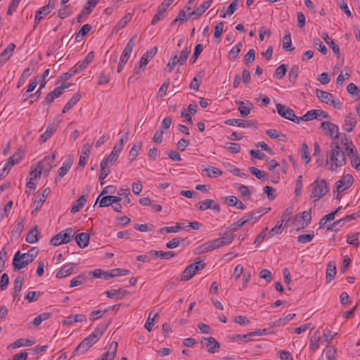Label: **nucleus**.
I'll return each mask as SVG.
<instances>
[{
  "mask_svg": "<svg viewBox=\"0 0 360 360\" xmlns=\"http://www.w3.org/2000/svg\"><path fill=\"white\" fill-rule=\"evenodd\" d=\"M356 120L355 119V117H354L352 114L350 113L349 115H348L347 116L345 117V127H349V128H345V129L348 131V132H350L353 130V129L356 127Z\"/></svg>",
  "mask_w": 360,
  "mask_h": 360,
  "instance_id": "nucleus-36",
  "label": "nucleus"
},
{
  "mask_svg": "<svg viewBox=\"0 0 360 360\" xmlns=\"http://www.w3.org/2000/svg\"><path fill=\"white\" fill-rule=\"evenodd\" d=\"M92 8L88 5L84 6L80 14L77 16V22L81 23L84 22L88 15L91 13Z\"/></svg>",
  "mask_w": 360,
  "mask_h": 360,
  "instance_id": "nucleus-46",
  "label": "nucleus"
},
{
  "mask_svg": "<svg viewBox=\"0 0 360 360\" xmlns=\"http://www.w3.org/2000/svg\"><path fill=\"white\" fill-rule=\"evenodd\" d=\"M212 3V0L204 1L198 8H197L195 10L193 11L191 13H189L188 15H195V18H199L211 6Z\"/></svg>",
  "mask_w": 360,
  "mask_h": 360,
  "instance_id": "nucleus-20",
  "label": "nucleus"
},
{
  "mask_svg": "<svg viewBox=\"0 0 360 360\" xmlns=\"http://www.w3.org/2000/svg\"><path fill=\"white\" fill-rule=\"evenodd\" d=\"M118 344L117 342H112L109 346V350L106 352L101 360H114Z\"/></svg>",
  "mask_w": 360,
  "mask_h": 360,
  "instance_id": "nucleus-19",
  "label": "nucleus"
},
{
  "mask_svg": "<svg viewBox=\"0 0 360 360\" xmlns=\"http://www.w3.org/2000/svg\"><path fill=\"white\" fill-rule=\"evenodd\" d=\"M94 58V52H89L82 61L78 62L74 67H72L73 73H79L85 70L88 65L92 62Z\"/></svg>",
  "mask_w": 360,
  "mask_h": 360,
  "instance_id": "nucleus-7",
  "label": "nucleus"
},
{
  "mask_svg": "<svg viewBox=\"0 0 360 360\" xmlns=\"http://www.w3.org/2000/svg\"><path fill=\"white\" fill-rule=\"evenodd\" d=\"M122 198L118 196L115 195H107L103 197L101 199H100V196L97 198L94 207L96 205L98 202H99V207H108L112 204H115L116 202H120L121 201Z\"/></svg>",
  "mask_w": 360,
  "mask_h": 360,
  "instance_id": "nucleus-10",
  "label": "nucleus"
},
{
  "mask_svg": "<svg viewBox=\"0 0 360 360\" xmlns=\"http://www.w3.org/2000/svg\"><path fill=\"white\" fill-rule=\"evenodd\" d=\"M214 250L215 249L211 240L203 243L197 248L198 254H202Z\"/></svg>",
  "mask_w": 360,
  "mask_h": 360,
  "instance_id": "nucleus-47",
  "label": "nucleus"
},
{
  "mask_svg": "<svg viewBox=\"0 0 360 360\" xmlns=\"http://www.w3.org/2000/svg\"><path fill=\"white\" fill-rule=\"evenodd\" d=\"M89 280V276L83 274L73 278L70 281V286L71 288L76 287L84 284Z\"/></svg>",
  "mask_w": 360,
  "mask_h": 360,
  "instance_id": "nucleus-29",
  "label": "nucleus"
},
{
  "mask_svg": "<svg viewBox=\"0 0 360 360\" xmlns=\"http://www.w3.org/2000/svg\"><path fill=\"white\" fill-rule=\"evenodd\" d=\"M86 320V316L84 314L70 315L64 321H63V325L68 326L73 324L74 323L82 322Z\"/></svg>",
  "mask_w": 360,
  "mask_h": 360,
  "instance_id": "nucleus-18",
  "label": "nucleus"
},
{
  "mask_svg": "<svg viewBox=\"0 0 360 360\" xmlns=\"http://www.w3.org/2000/svg\"><path fill=\"white\" fill-rule=\"evenodd\" d=\"M186 239V238H173L172 240H170L168 243H167L166 247L167 248H169V249L176 248H177L181 242L184 241Z\"/></svg>",
  "mask_w": 360,
  "mask_h": 360,
  "instance_id": "nucleus-62",
  "label": "nucleus"
},
{
  "mask_svg": "<svg viewBox=\"0 0 360 360\" xmlns=\"http://www.w3.org/2000/svg\"><path fill=\"white\" fill-rule=\"evenodd\" d=\"M56 158V154L53 153L51 156H46L43 160L39 161L36 168V171L32 172V173H34V178L39 177L43 172L48 174L53 167V164Z\"/></svg>",
  "mask_w": 360,
  "mask_h": 360,
  "instance_id": "nucleus-2",
  "label": "nucleus"
},
{
  "mask_svg": "<svg viewBox=\"0 0 360 360\" xmlns=\"http://www.w3.org/2000/svg\"><path fill=\"white\" fill-rule=\"evenodd\" d=\"M314 45L317 47L318 50L323 55H326L328 53V49L323 44L322 41L319 38L314 39Z\"/></svg>",
  "mask_w": 360,
  "mask_h": 360,
  "instance_id": "nucleus-60",
  "label": "nucleus"
},
{
  "mask_svg": "<svg viewBox=\"0 0 360 360\" xmlns=\"http://www.w3.org/2000/svg\"><path fill=\"white\" fill-rule=\"evenodd\" d=\"M201 344L204 347L207 349V352L210 354H214L217 349L220 348V344L214 338H202Z\"/></svg>",
  "mask_w": 360,
  "mask_h": 360,
  "instance_id": "nucleus-8",
  "label": "nucleus"
},
{
  "mask_svg": "<svg viewBox=\"0 0 360 360\" xmlns=\"http://www.w3.org/2000/svg\"><path fill=\"white\" fill-rule=\"evenodd\" d=\"M204 170L207 172L208 176L211 178H217L222 174V171L214 167H209Z\"/></svg>",
  "mask_w": 360,
  "mask_h": 360,
  "instance_id": "nucleus-50",
  "label": "nucleus"
},
{
  "mask_svg": "<svg viewBox=\"0 0 360 360\" xmlns=\"http://www.w3.org/2000/svg\"><path fill=\"white\" fill-rule=\"evenodd\" d=\"M321 128L323 129L324 130H327L328 131V134L330 135V136H333V134L334 133H336V135L338 134V126L335 124H333L330 122H328V121H325V122H323L321 123Z\"/></svg>",
  "mask_w": 360,
  "mask_h": 360,
  "instance_id": "nucleus-26",
  "label": "nucleus"
},
{
  "mask_svg": "<svg viewBox=\"0 0 360 360\" xmlns=\"http://www.w3.org/2000/svg\"><path fill=\"white\" fill-rule=\"evenodd\" d=\"M311 186L313 187L311 198H314V201L321 199L328 191L327 182L324 179H316Z\"/></svg>",
  "mask_w": 360,
  "mask_h": 360,
  "instance_id": "nucleus-3",
  "label": "nucleus"
},
{
  "mask_svg": "<svg viewBox=\"0 0 360 360\" xmlns=\"http://www.w3.org/2000/svg\"><path fill=\"white\" fill-rule=\"evenodd\" d=\"M354 178L351 174H346L336 183V191L338 194L349 188L353 184Z\"/></svg>",
  "mask_w": 360,
  "mask_h": 360,
  "instance_id": "nucleus-6",
  "label": "nucleus"
},
{
  "mask_svg": "<svg viewBox=\"0 0 360 360\" xmlns=\"http://www.w3.org/2000/svg\"><path fill=\"white\" fill-rule=\"evenodd\" d=\"M298 72L299 66L297 65H292L288 74L289 81L292 84H295L296 82V80L298 77Z\"/></svg>",
  "mask_w": 360,
  "mask_h": 360,
  "instance_id": "nucleus-45",
  "label": "nucleus"
},
{
  "mask_svg": "<svg viewBox=\"0 0 360 360\" xmlns=\"http://www.w3.org/2000/svg\"><path fill=\"white\" fill-rule=\"evenodd\" d=\"M109 298L122 299L128 294V291L122 288L110 290L105 292Z\"/></svg>",
  "mask_w": 360,
  "mask_h": 360,
  "instance_id": "nucleus-25",
  "label": "nucleus"
},
{
  "mask_svg": "<svg viewBox=\"0 0 360 360\" xmlns=\"http://www.w3.org/2000/svg\"><path fill=\"white\" fill-rule=\"evenodd\" d=\"M236 103L239 105L238 110L243 117L248 116L250 113L251 110L254 108L253 104L249 101L246 102L236 101Z\"/></svg>",
  "mask_w": 360,
  "mask_h": 360,
  "instance_id": "nucleus-13",
  "label": "nucleus"
},
{
  "mask_svg": "<svg viewBox=\"0 0 360 360\" xmlns=\"http://www.w3.org/2000/svg\"><path fill=\"white\" fill-rule=\"evenodd\" d=\"M326 164L329 165L328 169L330 171H335L346 164L345 153L340 148L338 134L335 136L330 145V150L326 158Z\"/></svg>",
  "mask_w": 360,
  "mask_h": 360,
  "instance_id": "nucleus-1",
  "label": "nucleus"
},
{
  "mask_svg": "<svg viewBox=\"0 0 360 360\" xmlns=\"http://www.w3.org/2000/svg\"><path fill=\"white\" fill-rule=\"evenodd\" d=\"M100 174H99V180L101 181V184L103 185V180L108 176V175L110 173V167L105 165L104 163L100 164Z\"/></svg>",
  "mask_w": 360,
  "mask_h": 360,
  "instance_id": "nucleus-41",
  "label": "nucleus"
},
{
  "mask_svg": "<svg viewBox=\"0 0 360 360\" xmlns=\"http://www.w3.org/2000/svg\"><path fill=\"white\" fill-rule=\"evenodd\" d=\"M73 162V158L69 157L63 163L62 167L58 171V177L56 179V183L58 181L60 178L64 176L72 167Z\"/></svg>",
  "mask_w": 360,
  "mask_h": 360,
  "instance_id": "nucleus-15",
  "label": "nucleus"
},
{
  "mask_svg": "<svg viewBox=\"0 0 360 360\" xmlns=\"http://www.w3.org/2000/svg\"><path fill=\"white\" fill-rule=\"evenodd\" d=\"M195 271L193 269V266L188 265L183 271L181 281H188L190 280L194 275Z\"/></svg>",
  "mask_w": 360,
  "mask_h": 360,
  "instance_id": "nucleus-56",
  "label": "nucleus"
},
{
  "mask_svg": "<svg viewBox=\"0 0 360 360\" xmlns=\"http://www.w3.org/2000/svg\"><path fill=\"white\" fill-rule=\"evenodd\" d=\"M314 157L316 158V162L319 167H321L323 165V158L321 155V149L320 148L319 144L317 142L314 143Z\"/></svg>",
  "mask_w": 360,
  "mask_h": 360,
  "instance_id": "nucleus-31",
  "label": "nucleus"
},
{
  "mask_svg": "<svg viewBox=\"0 0 360 360\" xmlns=\"http://www.w3.org/2000/svg\"><path fill=\"white\" fill-rule=\"evenodd\" d=\"M110 308V307L105 309L104 310L98 309L91 311L89 316L90 320L95 321L103 317L105 314L109 311Z\"/></svg>",
  "mask_w": 360,
  "mask_h": 360,
  "instance_id": "nucleus-52",
  "label": "nucleus"
},
{
  "mask_svg": "<svg viewBox=\"0 0 360 360\" xmlns=\"http://www.w3.org/2000/svg\"><path fill=\"white\" fill-rule=\"evenodd\" d=\"M149 61L150 59L143 54L139 60V65L134 69V74L138 75L143 72L146 70V66Z\"/></svg>",
  "mask_w": 360,
  "mask_h": 360,
  "instance_id": "nucleus-30",
  "label": "nucleus"
},
{
  "mask_svg": "<svg viewBox=\"0 0 360 360\" xmlns=\"http://www.w3.org/2000/svg\"><path fill=\"white\" fill-rule=\"evenodd\" d=\"M321 338V334L319 331L314 333L310 338L309 347L313 351L316 350L319 348V342Z\"/></svg>",
  "mask_w": 360,
  "mask_h": 360,
  "instance_id": "nucleus-38",
  "label": "nucleus"
},
{
  "mask_svg": "<svg viewBox=\"0 0 360 360\" xmlns=\"http://www.w3.org/2000/svg\"><path fill=\"white\" fill-rule=\"evenodd\" d=\"M283 118L290 120L296 124L300 123V117L295 115L292 109L287 108Z\"/></svg>",
  "mask_w": 360,
  "mask_h": 360,
  "instance_id": "nucleus-40",
  "label": "nucleus"
},
{
  "mask_svg": "<svg viewBox=\"0 0 360 360\" xmlns=\"http://www.w3.org/2000/svg\"><path fill=\"white\" fill-rule=\"evenodd\" d=\"M92 27L89 24L84 25L78 32L75 34V38L76 41H81L84 37L86 36L91 30Z\"/></svg>",
  "mask_w": 360,
  "mask_h": 360,
  "instance_id": "nucleus-32",
  "label": "nucleus"
},
{
  "mask_svg": "<svg viewBox=\"0 0 360 360\" xmlns=\"http://www.w3.org/2000/svg\"><path fill=\"white\" fill-rule=\"evenodd\" d=\"M95 343H96V342L93 338H90L89 336H87L75 348V349L73 352L72 355L75 356L76 354H78L79 353V352H81L82 353L85 352L91 346H93Z\"/></svg>",
  "mask_w": 360,
  "mask_h": 360,
  "instance_id": "nucleus-9",
  "label": "nucleus"
},
{
  "mask_svg": "<svg viewBox=\"0 0 360 360\" xmlns=\"http://www.w3.org/2000/svg\"><path fill=\"white\" fill-rule=\"evenodd\" d=\"M255 60V51L252 49H250L245 55L243 61L245 64L252 63Z\"/></svg>",
  "mask_w": 360,
  "mask_h": 360,
  "instance_id": "nucleus-61",
  "label": "nucleus"
},
{
  "mask_svg": "<svg viewBox=\"0 0 360 360\" xmlns=\"http://www.w3.org/2000/svg\"><path fill=\"white\" fill-rule=\"evenodd\" d=\"M73 265L74 264L70 263L63 266L57 272L56 277L62 278L70 275L73 272Z\"/></svg>",
  "mask_w": 360,
  "mask_h": 360,
  "instance_id": "nucleus-22",
  "label": "nucleus"
},
{
  "mask_svg": "<svg viewBox=\"0 0 360 360\" xmlns=\"http://www.w3.org/2000/svg\"><path fill=\"white\" fill-rule=\"evenodd\" d=\"M40 233L38 231L37 226L33 227L27 233L26 241L30 243H34L39 240Z\"/></svg>",
  "mask_w": 360,
  "mask_h": 360,
  "instance_id": "nucleus-28",
  "label": "nucleus"
},
{
  "mask_svg": "<svg viewBox=\"0 0 360 360\" xmlns=\"http://www.w3.org/2000/svg\"><path fill=\"white\" fill-rule=\"evenodd\" d=\"M80 98H81L80 94H79L78 93L75 94L68 101V102L65 104V105L64 106V108H63L62 112L63 113H65L66 112L70 110L71 108H72L77 104V103L80 100Z\"/></svg>",
  "mask_w": 360,
  "mask_h": 360,
  "instance_id": "nucleus-33",
  "label": "nucleus"
},
{
  "mask_svg": "<svg viewBox=\"0 0 360 360\" xmlns=\"http://www.w3.org/2000/svg\"><path fill=\"white\" fill-rule=\"evenodd\" d=\"M50 193H51L50 188L47 187L43 190L42 193L41 195H37V197L34 201V204L36 205V207H35L36 211L39 210L41 207L42 205L46 201V199L49 195Z\"/></svg>",
  "mask_w": 360,
  "mask_h": 360,
  "instance_id": "nucleus-17",
  "label": "nucleus"
},
{
  "mask_svg": "<svg viewBox=\"0 0 360 360\" xmlns=\"http://www.w3.org/2000/svg\"><path fill=\"white\" fill-rule=\"evenodd\" d=\"M316 92L317 98L321 101H322L323 103H325L326 104H329L332 98H333V95L332 94L325 91L321 89H316Z\"/></svg>",
  "mask_w": 360,
  "mask_h": 360,
  "instance_id": "nucleus-27",
  "label": "nucleus"
},
{
  "mask_svg": "<svg viewBox=\"0 0 360 360\" xmlns=\"http://www.w3.org/2000/svg\"><path fill=\"white\" fill-rule=\"evenodd\" d=\"M136 36H133L127 44L124 49L123 50L124 53L129 54L131 56L132 50L136 44Z\"/></svg>",
  "mask_w": 360,
  "mask_h": 360,
  "instance_id": "nucleus-59",
  "label": "nucleus"
},
{
  "mask_svg": "<svg viewBox=\"0 0 360 360\" xmlns=\"http://www.w3.org/2000/svg\"><path fill=\"white\" fill-rule=\"evenodd\" d=\"M142 147V143L138 142L136 143L130 150L129 151V161L131 162H133L136 156L138 155L140 150Z\"/></svg>",
  "mask_w": 360,
  "mask_h": 360,
  "instance_id": "nucleus-44",
  "label": "nucleus"
},
{
  "mask_svg": "<svg viewBox=\"0 0 360 360\" xmlns=\"http://www.w3.org/2000/svg\"><path fill=\"white\" fill-rule=\"evenodd\" d=\"M22 158V154L20 152L14 153L11 157L8 159L7 167L11 168L14 165L18 163Z\"/></svg>",
  "mask_w": 360,
  "mask_h": 360,
  "instance_id": "nucleus-42",
  "label": "nucleus"
},
{
  "mask_svg": "<svg viewBox=\"0 0 360 360\" xmlns=\"http://www.w3.org/2000/svg\"><path fill=\"white\" fill-rule=\"evenodd\" d=\"M323 38L325 40V41L330 46V47L333 49V51L335 54L339 55L340 54V47L338 44L335 43V41L332 39H330L328 37V34L327 32L323 33Z\"/></svg>",
  "mask_w": 360,
  "mask_h": 360,
  "instance_id": "nucleus-37",
  "label": "nucleus"
},
{
  "mask_svg": "<svg viewBox=\"0 0 360 360\" xmlns=\"http://www.w3.org/2000/svg\"><path fill=\"white\" fill-rule=\"evenodd\" d=\"M301 151L302 158L305 162V163L307 164L311 160V156L309 155L308 146L307 145L306 143H303L302 144Z\"/></svg>",
  "mask_w": 360,
  "mask_h": 360,
  "instance_id": "nucleus-58",
  "label": "nucleus"
},
{
  "mask_svg": "<svg viewBox=\"0 0 360 360\" xmlns=\"http://www.w3.org/2000/svg\"><path fill=\"white\" fill-rule=\"evenodd\" d=\"M90 239V235L88 233L82 232L75 237L77 244L81 248H84L88 246Z\"/></svg>",
  "mask_w": 360,
  "mask_h": 360,
  "instance_id": "nucleus-16",
  "label": "nucleus"
},
{
  "mask_svg": "<svg viewBox=\"0 0 360 360\" xmlns=\"http://www.w3.org/2000/svg\"><path fill=\"white\" fill-rule=\"evenodd\" d=\"M292 39L289 32H288L283 38V48L285 50L292 51L295 47H291Z\"/></svg>",
  "mask_w": 360,
  "mask_h": 360,
  "instance_id": "nucleus-48",
  "label": "nucleus"
},
{
  "mask_svg": "<svg viewBox=\"0 0 360 360\" xmlns=\"http://www.w3.org/2000/svg\"><path fill=\"white\" fill-rule=\"evenodd\" d=\"M243 46L242 42H238L235 46H233L230 51L229 52V57L230 60H235L239 53L240 52V49Z\"/></svg>",
  "mask_w": 360,
  "mask_h": 360,
  "instance_id": "nucleus-51",
  "label": "nucleus"
},
{
  "mask_svg": "<svg viewBox=\"0 0 360 360\" xmlns=\"http://www.w3.org/2000/svg\"><path fill=\"white\" fill-rule=\"evenodd\" d=\"M15 48V45L13 43H11L8 46L1 52L0 55V60L1 63L7 61L12 56L13 52Z\"/></svg>",
  "mask_w": 360,
  "mask_h": 360,
  "instance_id": "nucleus-23",
  "label": "nucleus"
},
{
  "mask_svg": "<svg viewBox=\"0 0 360 360\" xmlns=\"http://www.w3.org/2000/svg\"><path fill=\"white\" fill-rule=\"evenodd\" d=\"M248 223V219H243V217L238 220L236 222H234L233 224H231L228 230L233 234L235 231L238 230L240 227H242L244 224Z\"/></svg>",
  "mask_w": 360,
  "mask_h": 360,
  "instance_id": "nucleus-49",
  "label": "nucleus"
},
{
  "mask_svg": "<svg viewBox=\"0 0 360 360\" xmlns=\"http://www.w3.org/2000/svg\"><path fill=\"white\" fill-rule=\"evenodd\" d=\"M319 117V110H311L307 111L303 116L300 117V122L301 120L304 122L311 121Z\"/></svg>",
  "mask_w": 360,
  "mask_h": 360,
  "instance_id": "nucleus-39",
  "label": "nucleus"
},
{
  "mask_svg": "<svg viewBox=\"0 0 360 360\" xmlns=\"http://www.w3.org/2000/svg\"><path fill=\"white\" fill-rule=\"evenodd\" d=\"M43 294L41 292L29 291L25 299L29 302H34Z\"/></svg>",
  "mask_w": 360,
  "mask_h": 360,
  "instance_id": "nucleus-63",
  "label": "nucleus"
},
{
  "mask_svg": "<svg viewBox=\"0 0 360 360\" xmlns=\"http://www.w3.org/2000/svg\"><path fill=\"white\" fill-rule=\"evenodd\" d=\"M51 0H49V4L47 5L41 7L36 12L34 28L37 27L41 20L43 18V16H41V14H44V15H46L50 12L49 8H54V6L51 5Z\"/></svg>",
  "mask_w": 360,
  "mask_h": 360,
  "instance_id": "nucleus-11",
  "label": "nucleus"
},
{
  "mask_svg": "<svg viewBox=\"0 0 360 360\" xmlns=\"http://www.w3.org/2000/svg\"><path fill=\"white\" fill-rule=\"evenodd\" d=\"M33 261L30 259L27 255L24 253L22 254L20 250H18L13 257V271H17L20 270L22 268L26 267L29 264L32 263Z\"/></svg>",
  "mask_w": 360,
  "mask_h": 360,
  "instance_id": "nucleus-5",
  "label": "nucleus"
},
{
  "mask_svg": "<svg viewBox=\"0 0 360 360\" xmlns=\"http://www.w3.org/2000/svg\"><path fill=\"white\" fill-rule=\"evenodd\" d=\"M326 280L328 282L333 281L336 275V265L335 262H328L326 268Z\"/></svg>",
  "mask_w": 360,
  "mask_h": 360,
  "instance_id": "nucleus-24",
  "label": "nucleus"
},
{
  "mask_svg": "<svg viewBox=\"0 0 360 360\" xmlns=\"http://www.w3.org/2000/svg\"><path fill=\"white\" fill-rule=\"evenodd\" d=\"M286 71H287V65L285 64H282V65H279L276 69L275 76L278 79H281L285 75Z\"/></svg>",
  "mask_w": 360,
  "mask_h": 360,
  "instance_id": "nucleus-64",
  "label": "nucleus"
},
{
  "mask_svg": "<svg viewBox=\"0 0 360 360\" xmlns=\"http://www.w3.org/2000/svg\"><path fill=\"white\" fill-rule=\"evenodd\" d=\"M184 227L181 226L180 224H176L175 226H165L159 229L160 233H164L165 232L167 233H176L179 231L183 229Z\"/></svg>",
  "mask_w": 360,
  "mask_h": 360,
  "instance_id": "nucleus-53",
  "label": "nucleus"
},
{
  "mask_svg": "<svg viewBox=\"0 0 360 360\" xmlns=\"http://www.w3.org/2000/svg\"><path fill=\"white\" fill-rule=\"evenodd\" d=\"M73 236V229L68 228L54 236L51 239L50 243L53 246H58L61 244L70 242Z\"/></svg>",
  "mask_w": 360,
  "mask_h": 360,
  "instance_id": "nucleus-4",
  "label": "nucleus"
},
{
  "mask_svg": "<svg viewBox=\"0 0 360 360\" xmlns=\"http://www.w3.org/2000/svg\"><path fill=\"white\" fill-rule=\"evenodd\" d=\"M158 316V314L156 313L153 315V312L149 314L146 323L145 324V328L149 332H151L154 327V321L155 319Z\"/></svg>",
  "mask_w": 360,
  "mask_h": 360,
  "instance_id": "nucleus-55",
  "label": "nucleus"
},
{
  "mask_svg": "<svg viewBox=\"0 0 360 360\" xmlns=\"http://www.w3.org/2000/svg\"><path fill=\"white\" fill-rule=\"evenodd\" d=\"M86 200V198L84 195L80 196L72 206L71 212L74 214L79 212L84 207Z\"/></svg>",
  "mask_w": 360,
  "mask_h": 360,
  "instance_id": "nucleus-34",
  "label": "nucleus"
},
{
  "mask_svg": "<svg viewBox=\"0 0 360 360\" xmlns=\"http://www.w3.org/2000/svg\"><path fill=\"white\" fill-rule=\"evenodd\" d=\"M51 316V314L49 313H42L35 317L33 320V325L35 326H39L42 321L49 319Z\"/></svg>",
  "mask_w": 360,
  "mask_h": 360,
  "instance_id": "nucleus-57",
  "label": "nucleus"
},
{
  "mask_svg": "<svg viewBox=\"0 0 360 360\" xmlns=\"http://www.w3.org/2000/svg\"><path fill=\"white\" fill-rule=\"evenodd\" d=\"M167 10L162 6H159L158 8L157 13L153 17L151 24L155 25L157 22H158L160 20H162L164 18V13Z\"/></svg>",
  "mask_w": 360,
  "mask_h": 360,
  "instance_id": "nucleus-54",
  "label": "nucleus"
},
{
  "mask_svg": "<svg viewBox=\"0 0 360 360\" xmlns=\"http://www.w3.org/2000/svg\"><path fill=\"white\" fill-rule=\"evenodd\" d=\"M198 209L201 211H204L207 209H212L217 212H220V207L217 204H214L213 200L207 199L205 200L198 202L197 205Z\"/></svg>",
  "mask_w": 360,
  "mask_h": 360,
  "instance_id": "nucleus-14",
  "label": "nucleus"
},
{
  "mask_svg": "<svg viewBox=\"0 0 360 360\" xmlns=\"http://www.w3.org/2000/svg\"><path fill=\"white\" fill-rule=\"evenodd\" d=\"M250 172L255 176L257 179L262 180V181H266L268 180L267 174L264 171H261L259 169L255 167H250L249 168Z\"/></svg>",
  "mask_w": 360,
  "mask_h": 360,
  "instance_id": "nucleus-43",
  "label": "nucleus"
},
{
  "mask_svg": "<svg viewBox=\"0 0 360 360\" xmlns=\"http://www.w3.org/2000/svg\"><path fill=\"white\" fill-rule=\"evenodd\" d=\"M58 126V124H56L54 122L49 124L46 128V130L41 135L39 140V143L43 144L46 142V141L49 139L56 131Z\"/></svg>",
  "mask_w": 360,
  "mask_h": 360,
  "instance_id": "nucleus-12",
  "label": "nucleus"
},
{
  "mask_svg": "<svg viewBox=\"0 0 360 360\" xmlns=\"http://www.w3.org/2000/svg\"><path fill=\"white\" fill-rule=\"evenodd\" d=\"M108 326V325L105 323H101L98 325L89 336L93 338L96 342L103 335Z\"/></svg>",
  "mask_w": 360,
  "mask_h": 360,
  "instance_id": "nucleus-21",
  "label": "nucleus"
},
{
  "mask_svg": "<svg viewBox=\"0 0 360 360\" xmlns=\"http://www.w3.org/2000/svg\"><path fill=\"white\" fill-rule=\"evenodd\" d=\"M34 343V341L30 340L29 339L20 338V339L15 340L9 347H12L13 348H19V347H25H25L32 346Z\"/></svg>",
  "mask_w": 360,
  "mask_h": 360,
  "instance_id": "nucleus-35",
  "label": "nucleus"
}]
</instances>
